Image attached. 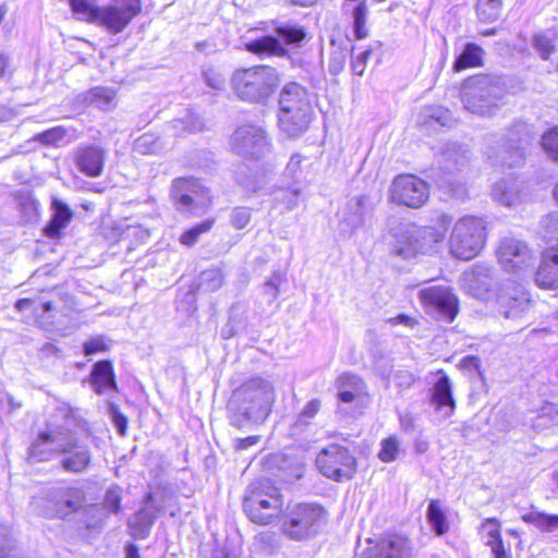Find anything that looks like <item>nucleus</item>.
I'll return each mask as SVG.
<instances>
[{
	"label": "nucleus",
	"instance_id": "c756f323",
	"mask_svg": "<svg viewBox=\"0 0 558 558\" xmlns=\"http://www.w3.org/2000/svg\"><path fill=\"white\" fill-rule=\"evenodd\" d=\"M245 49L258 57H284L288 50L275 36L265 35L245 44Z\"/></svg>",
	"mask_w": 558,
	"mask_h": 558
},
{
	"label": "nucleus",
	"instance_id": "f03ea898",
	"mask_svg": "<svg viewBox=\"0 0 558 558\" xmlns=\"http://www.w3.org/2000/svg\"><path fill=\"white\" fill-rule=\"evenodd\" d=\"M278 102L280 131L289 138H299L307 131L314 114L308 92L299 83H288Z\"/></svg>",
	"mask_w": 558,
	"mask_h": 558
},
{
	"label": "nucleus",
	"instance_id": "4be33fe9",
	"mask_svg": "<svg viewBox=\"0 0 558 558\" xmlns=\"http://www.w3.org/2000/svg\"><path fill=\"white\" fill-rule=\"evenodd\" d=\"M463 288L475 298H483L493 283V268L487 265H475L461 276Z\"/></svg>",
	"mask_w": 558,
	"mask_h": 558
},
{
	"label": "nucleus",
	"instance_id": "49530a36",
	"mask_svg": "<svg viewBox=\"0 0 558 558\" xmlns=\"http://www.w3.org/2000/svg\"><path fill=\"white\" fill-rule=\"evenodd\" d=\"M68 135V130L61 125L51 128L34 136V140L44 145L59 146Z\"/></svg>",
	"mask_w": 558,
	"mask_h": 558
},
{
	"label": "nucleus",
	"instance_id": "0e129e2a",
	"mask_svg": "<svg viewBox=\"0 0 558 558\" xmlns=\"http://www.w3.org/2000/svg\"><path fill=\"white\" fill-rule=\"evenodd\" d=\"M486 545L490 548L494 558H511L510 551L506 549L502 539H487Z\"/></svg>",
	"mask_w": 558,
	"mask_h": 558
},
{
	"label": "nucleus",
	"instance_id": "2eb2a0df",
	"mask_svg": "<svg viewBox=\"0 0 558 558\" xmlns=\"http://www.w3.org/2000/svg\"><path fill=\"white\" fill-rule=\"evenodd\" d=\"M429 198V185L414 174L397 175L389 187L390 202L410 208H421Z\"/></svg>",
	"mask_w": 558,
	"mask_h": 558
},
{
	"label": "nucleus",
	"instance_id": "4d7b16f0",
	"mask_svg": "<svg viewBox=\"0 0 558 558\" xmlns=\"http://www.w3.org/2000/svg\"><path fill=\"white\" fill-rule=\"evenodd\" d=\"M251 221V209L248 207H235L231 214V225L235 229L245 228Z\"/></svg>",
	"mask_w": 558,
	"mask_h": 558
},
{
	"label": "nucleus",
	"instance_id": "de8ad7c7",
	"mask_svg": "<svg viewBox=\"0 0 558 558\" xmlns=\"http://www.w3.org/2000/svg\"><path fill=\"white\" fill-rule=\"evenodd\" d=\"M276 34L287 44H300L305 38L302 27L295 25H281L276 27Z\"/></svg>",
	"mask_w": 558,
	"mask_h": 558
},
{
	"label": "nucleus",
	"instance_id": "1a4fd4ad",
	"mask_svg": "<svg viewBox=\"0 0 558 558\" xmlns=\"http://www.w3.org/2000/svg\"><path fill=\"white\" fill-rule=\"evenodd\" d=\"M525 125L518 123L507 134H488L485 138L486 155L504 168H520L525 161L523 133Z\"/></svg>",
	"mask_w": 558,
	"mask_h": 558
},
{
	"label": "nucleus",
	"instance_id": "6e6552de",
	"mask_svg": "<svg viewBox=\"0 0 558 558\" xmlns=\"http://www.w3.org/2000/svg\"><path fill=\"white\" fill-rule=\"evenodd\" d=\"M327 522V512L318 504L301 502L289 506L283 513L282 531L291 539L315 536Z\"/></svg>",
	"mask_w": 558,
	"mask_h": 558
},
{
	"label": "nucleus",
	"instance_id": "ddd939ff",
	"mask_svg": "<svg viewBox=\"0 0 558 558\" xmlns=\"http://www.w3.org/2000/svg\"><path fill=\"white\" fill-rule=\"evenodd\" d=\"M498 262L507 272L523 275L531 270L536 256L527 243L518 238H504L497 251Z\"/></svg>",
	"mask_w": 558,
	"mask_h": 558
},
{
	"label": "nucleus",
	"instance_id": "2f4dec72",
	"mask_svg": "<svg viewBox=\"0 0 558 558\" xmlns=\"http://www.w3.org/2000/svg\"><path fill=\"white\" fill-rule=\"evenodd\" d=\"M492 195L501 205L515 206L521 202L520 182L513 178L502 179L493 186Z\"/></svg>",
	"mask_w": 558,
	"mask_h": 558
},
{
	"label": "nucleus",
	"instance_id": "a18cd8bd",
	"mask_svg": "<svg viewBox=\"0 0 558 558\" xmlns=\"http://www.w3.org/2000/svg\"><path fill=\"white\" fill-rule=\"evenodd\" d=\"M214 219H206L201 223L184 231L180 236V243L185 246H193L201 234L208 232L214 226Z\"/></svg>",
	"mask_w": 558,
	"mask_h": 558
},
{
	"label": "nucleus",
	"instance_id": "603ef678",
	"mask_svg": "<svg viewBox=\"0 0 558 558\" xmlns=\"http://www.w3.org/2000/svg\"><path fill=\"white\" fill-rule=\"evenodd\" d=\"M541 143L547 155L558 162V126L545 133Z\"/></svg>",
	"mask_w": 558,
	"mask_h": 558
},
{
	"label": "nucleus",
	"instance_id": "09e8293b",
	"mask_svg": "<svg viewBox=\"0 0 558 558\" xmlns=\"http://www.w3.org/2000/svg\"><path fill=\"white\" fill-rule=\"evenodd\" d=\"M400 452L399 440L395 436H390L380 442L378 458L386 463L392 462L398 458Z\"/></svg>",
	"mask_w": 558,
	"mask_h": 558
},
{
	"label": "nucleus",
	"instance_id": "dca6fc26",
	"mask_svg": "<svg viewBox=\"0 0 558 558\" xmlns=\"http://www.w3.org/2000/svg\"><path fill=\"white\" fill-rule=\"evenodd\" d=\"M141 11L140 0H112L111 3L100 8L96 25L104 27L109 34L118 35Z\"/></svg>",
	"mask_w": 558,
	"mask_h": 558
},
{
	"label": "nucleus",
	"instance_id": "473e14b6",
	"mask_svg": "<svg viewBox=\"0 0 558 558\" xmlns=\"http://www.w3.org/2000/svg\"><path fill=\"white\" fill-rule=\"evenodd\" d=\"M107 519V512L99 505H83L72 518L78 529L98 530Z\"/></svg>",
	"mask_w": 558,
	"mask_h": 558
},
{
	"label": "nucleus",
	"instance_id": "f704fd0d",
	"mask_svg": "<svg viewBox=\"0 0 558 558\" xmlns=\"http://www.w3.org/2000/svg\"><path fill=\"white\" fill-rule=\"evenodd\" d=\"M74 16L83 22L96 24L100 8L97 0H69Z\"/></svg>",
	"mask_w": 558,
	"mask_h": 558
},
{
	"label": "nucleus",
	"instance_id": "e2e57ef3",
	"mask_svg": "<svg viewBox=\"0 0 558 558\" xmlns=\"http://www.w3.org/2000/svg\"><path fill=\"white\" fill-rule=\"evenodd\" d=\"M345 53L343 51H335L331 53L328 62V70L330 74L338 75L344 69Z\"/></svg>",
	"mask_w": 558,
	"mask_h": 558
},
{
	"label": "nucleus",
	"instance_id": "a19ab883",
	"mask_svg": "<svg viewBox=\"0 0 558 558\" xmlns=\"http://www.w3.org/2000/svg\"><path fill=\"white\" fill-rule=\"evenodd\" d=\"M542 235L551 247H558V211L546 215L541 221Z\"/></svg>",
	"mask_w": 558,
	"mask_h": 558
},
{
	"label": "nucleus",
	"instance_id": "338daca9",
	"mask_svg": "<svg viewBox=\"0 0 558 558\" xmlns=\"http://www.w3.org/2000/svg\"><path fill=\"white\" fill-rule=\"evenodd\" d=\"M482 531L487 534L488 539H502L496 519L485 520L482 524Z\"/></svg>",
	"mask_w": 558,
	"mask_h": 558
},
{
	"label": "nucleus",
	"instance_id": "ea45409f",
	"mask_svg": "<svg viewBox=\"0 0 558 558\" xmlns=\"http://www.w3.org/2000/svg\"><path fill=\"white\" fill-rule=\"evenodd\" d=\"M427 520L437 535H442L448 531L449 524L438 500H432L427 508Z\"/></svg>",
	"mask_w": 558,
	"mask_h": 558
},
{
	"label": "nucleus",
	"instance_id": "9b49d317",
	"mask_svg": "<svg viewBox=\"0 0 558 558\" xmlns=\"http://www.w3.org/2000/svg\"><path fill=\"white\" fill-rule=\"evenodd\" d=\"M316 466L325 477L341 482L354 476L356 460L348 448L330 444L318 452Z\"/></svg>",
	"mask_w": 558,
	"mask_h": 558
},
{
	"label": "nucleus",
	"instance_id": "c03bdc74",
	"mask_svg": "<svg viewBox=\"0 0 558 558\" xmlns=\"http://www.w3.org/2000/svg\"><path fill=\"white\" fill-rule=\"evenodd\" d=\"M162 145L159 137L151 133L141 135L134 142V150L142 155L156 154L161 150Z\"/></svg>",
	"mask_w": 558,
	"mask_h": 558
},
{
	"label": "nucleus",
	"instance_id": "f8f14e48",
	"mask_svg": "<svg viewBox=\"0 0 558 558\" xmlns=\"http://www.w3.org/2000/svg\"><path fill=\"white\" fill-rule=\"evenodd\" d=\"M427 314L435 319L451 323L459 312V299L449 286H430L418 292Z\"/></svg>",
	"mask_w": 558,
	"mask_h": 558
},
{
	"label": "nucleus",
	"instance_id": "a878e982",
	"mask_svg": "<svg viewBox=\"0 0 558 558\" xmlns=\"http://www.w3.org/2000/svg\"><path fill=\"white\" fill-rule=\"evenodd\" d=\"M360 558H409L408 544L400 537L383 539L363 550Z\"/></svg>",
	"mask_w": 558,
	"mask_h": 558
},
{
	"label": "nucleus",
	"instance_id": "7ed1b4c3",
	"mask_svg": "<svg viewBox=\"0 0 558 558\" xmlns=\"http://www.w3.org/2000/svg\"><path fill=\"white\" fill-rule=\"evenodd\" d=\"M452 222V218L446 214L437 217L435 226H417L412 222H400L393 229V236L399 246L397 253L404 257L416 253H428L434 245L441 242Z\"/></svg>",
	"mask_w": 558,
	"mask_h": 558
},
{
	"label": "nucleus",
	"instance_id": "bf43d9fd",
	"mask_svg": "<svg viewBox=\"0 0 558 558\" xmlns=\"http://www.w3.org/2000/svg\"><path fill=\"white\" fill-rule=\"evenodd\" d=\"M282 276L279 271H275L269 279L264 283V293L269 295V302L277 299L279 294V286L281 283Z\"/></svg>",
	"mask_w": 558,
	"mask_h": 558
},
{
	"label": "nucleus",
	"instance_id": "cd10ccee",
	"mask_svg": "<svg viewBox=\"0 0 558 558\" xmlns=\"http://www.w3.org/2000/svg\"><path fill=\"white\" fill-rule=\"evenodd\" d=\"M51 209V219L44 228V232L48 238L54 239L59 238L69 226L73 218V211L64 202L57 197H52Z\"/></svg>",
	"mask_w": 558,
	"mask_h": 558
},
{
	"label": "nucleus",
	"instance_id": "052dcab7",
	"mask_svg": "<svg viewBox=\"0 0 558 558\" xmlns=\"http://www.w3.org/2000/svg\"><path fill=\"white\" fill-rule=\"evenodd\" d=\"M108 350V344L104 337L98 336L95 338H90L89 340L84 342L83 352L86 356L93 355L98 352H105Z\"/></svg>",
	"mask_w": 558,
	"mask_h": 558
},
{
	"label": "nucleus",
	"instance_id": "72a5a7b5",
	"mask_svg": "<svg viewBox=\"0 0 558 558\" xmlns=\"http://www.w3.org/2000/svg\"><path fill=\"white\" fill-rule=\"evenodd\" d=\"M484 50L474 43L464 45L461 53L456 58L452 69L454 72H461L469 68L483 65Z\"/></svg>",
	"mask_w": 558,
	"mask_h": 558
},
{
	"label": "nucleus",
	"instance_id": "6e6d98bb",
	"mask_svg": "<svg viewBox=\"0 0 558 558\" xmlns=\"http://www.w3.org/2000/svg\"><path fill=\"white\" fill-rule=\"evenodd\" d=\"M203 77L206 84L217 90H221L226 84V76L214 68H207L203 71Z\"/></svg>",
	"mask_w": 558,
	"mask_h": 558
},
{
	"label": "nucleus",
	"instance_id": "864d4df0",
	"mask_svg": "<svg viewBox=\"0 0 558 558\" xmlns=\"http://www.w3.org/2000/svg\"><path fill=\"white\" fill-rule=\"evenodd\" d=\"M532 45L544 60H547L554 51L551 38L543 33L536 34L533 37Z\"/></svg>",
	"mask_w": 558,
	"mask_h": 558
},
{
	"label": "nucleus",
	"instance_id": "f257e3e1",
	"mask_svg": "<svg viewBox=\"0 0 558 558\" xmlns=\"http://www.w3.org/2000/svg\"><path fill=\"white\" fill-rule=\"evenodd\" d=\"M275 400L271 384L260 377L252 378L236 388L227 404L230 424L241 428L246 422H263Z\"/></svg>",
	"mask_w": 558,
	"mask_h": 558
},
{
	"label": "nucleus",
	"instance_id": "c9c22d12",
	"mask_svg": "<svg viewBox=\"0 0 558 558\" xmlns=\"http://www.w3.org/2000/svg\"><path fill=\"white\" fill-rule=\"evenodd\" d=\"M156 519L154 510L144 507L140 509L132 518L129 519V526L134 531V534L145 537Z\"/></svg>",
	"mask_w": 558,
	"mask_h": 558
},
{
	"label": "nucleus",
	"instance_id": "4c0bfd02",
	"mask_svg": "<svg viewBox=\"0 0 558 558\" xmlns=\"http://www.w3.org/2000/svg\"><path fill=\"white\" fill-rule=\"evenodd\" d=\"M451 112L441 107V106H433L426 107L421 114V124H426L433 126L434 124H439L440 126H448L451 123Z\"/></svg>",
	"mask_w": 558,
	"mask_h": 558
},
{
	"label": "nucleus",
	"instance_id": "58836bf2",
	"mask_svg": "<svg viewBox=\"0 0 558 558\" xmlns=\"http://www.w3.org/2000/svg\"><path fill=\"white\" fill-rule=\"evenodd\" d=\"M502 11V0H477L476 14L480 22L494 23Z\"/></svg>",
	"mask_w": 558,
	"mask_h": 558
},
{
	"label": "nucleus",
	"instance_id": "412c9836",
	"mask_svg": "<svg viewBox=\"0 0 558 558\" xmlns=\"http://www.w3.org/2000/svg\"><path fill=\"white\" fill-rule=\"evenodd\" d=\"M320 409L322 400L319 398L308 400L291 421L289 436L295 440L306 439L311 434Z\"/></svg>",
	"mask_w": 558,
	"mask_h": 558
},
{
	"label": "nucleus",
	"instance_id": "9d476101",
	"mask_svg": "<svg viewBox=\"0 0 558 558\" xmlns=\"http://www.w3.org/2000/svg\"><path fill=\"white\" fill-rule=\"evenodd\" d=\"M485 238V226L481 218L463 217L453 227L450 251L459 259H471L483 247Z\"/></svg>",
	"mask_w": 558,
	"mask_h": 558
},
{
	"label": "nucleus",
	"instance_id": "0eeeda50",
	"mask_svg": "<svg viewBox=\"0 0 558 558\" xmlns=\"http://www.w3.org/2000/svg\"><path fill=\"white\" fill-rule=\"evenodd\" d=\"M75 425L73 411L66 404L59 405L48 428L40 432L28 447V459L35 462L51 460L60 450L70 426Z\"/></svg>",
	"mask_w": 558,
	"mask_h": 558
},
{
	"label": "nucleus",
	"instance_id": "b1692460",
	"mask_svg": "<svg viewBox=\"0 0 558 558\" xmlns=\"http://www.w3.org/2000/svg\"><path fill=\"white\" fill-rule=\"evenodd\" d=\"M469 161V150L458 143H447L437 156L439 171L452 174L460 171Z\"/></svg>",
	"mask_w": 558,
	"mask_h": 558
},
{
	"label": "nucleus",
	"instance_id": "79ce46f5",
	"mask_svg": "<svg viewBox=\"0 0 558 558\" xmlns=\"http://www.w3.org/2000/svg\"><path fill=\"white\" fill-rule=\"evenodd\" d=\"M367 13L368 10L365 0L360 1L352 11L353 32L356 39H364L368 35V31L366 28Z\"/></svg>",
	"mask_w": 558,
	"mask_h": 558
},
{
	"label": "nucleus",
	"instance_id": "680f3d73",
	"mask_svg": "<svg viewBox=\"0 0 558 558\" xmlns=\"http://www.w3.org/2000/svg\"><path fill=\"white\" fill-rule=\"evenodd\" d=\"M301 191L298 189L286 190L281 192V195L277 199L286 205L288 210L294 209L299 205Z\"/></svg>",
	"mask_w": 558,
	"mask_h": 558
},
{
	"label": "nucleus",
	"instance_id": "7c9ffc66",
	"mask_svg": "<svg viewBox=\"0 0 558 558\" xmlns=\"http://www.w3.org/2000/svg\"><path fill=\"white\" fill-rule=\"evenodd\" d=\"M90 380L95 392L98 395H102L108 389L116 390L117 384L112 363L107 360L95 363L90 373Z\"/></svg>",
	"mask_w": 558,
	"mask_h": 558
},
{
	"label": "nucleus",
	"instance_id": "20e7f679",
	"mask_svg": "<svg viewBox=\"0 0 558 558\" xmlns=\"http://www.w3.org/2000/svg\"><path fill=\"white\" fill-rule=\"evenodd\" d=\"M505 94L506 85L501 77L477 74L462 83L460 96L465 110L485 117L494 112Z\"/></svg>",
	"mask_w": 558,
	"mask_h": 558
},
{
	"label": "nucleus",
	"instance_id": "3c124183",
	"mask_svg": "<svg viewBox=\"0 0 558 558\" xmlns=\"http://www.w3.org/2000/svg\"><path fill=\"white\" fill-rule=\"evenodd\" d=\"M122 490L119 486L109 488L104 497L102 508L108 513H119L121 510Z\"/></svg>",
	"mask_w": 558,
	"mask_h": 558
},
{
	"label": "nucleus",
	"instance_id": "aec40b11",
	"mask_svg": "<svg viewBox=\"0 0 558 558\" xmlns=\"http://www.w3.org/2000/svg\"><path fill=\"white\" fill-rule=\"evenodd\" d=\"M107 150L99 145H80L75 149L74 160L77 169L87 177L97 178L104 171Z\"/></svg>",
	"mask_w": 558,
	"mask_h": 558
},
{
	"label": "nucleus",
	"instance_id": "8fccbe9b",
	"mask_svg": "<svg viewBox=\"0 0 558 558\" xmlns=\"http://www.w3.org/2000/svg\"><path fill=\"white\" fill-rule=\"evenodd\" d=\"M307 160L303 155L295 153L290 157L286 167L284 174L294 181L305 179V168L302 166L303 161Z\"/></svg>",
	"mask_w": 558,
	"mask_h": 558
},
{
	"label": "nucleus",
	"instance_id": "69168bd1",
	"mask_svg": "<svg viewBox=\"0 0 558 558\" xmlns=\"http://www.w3.org/2000/svg\"><path fill=\"white\" fill-rule=\"evenodd\" d=\"M372 51L369 49L362 51L359 56L355 57V59L352 61L351 66L354 74L362 76L367 59L369 58Z\"/></svg>",
	"mask_w": 558,
	"mask_h": 558
},
{
	"label": "nucleus",
	"instance_id": "c85d7f7f",
	"mask_svg": "<svg viewBox=\"0 0 558 558\" xmlns=\"http://www.w3.org/2000/svg\"><path fill=\"white\" fill-rule=\"evenodd\" d=\"M535 282L544 289L558 288V252H546L535 272Z\"/></svg>",
	"mask_w": 558,
	"mask_h": 558
},
{
	"label": "nucleus",
	"instance_id": "423d86ee",
	"mask_svg": "<svg viewBox=\"0 0 558 558\" xmlns=\"http://www.w3.org/2000/svg\"><path fill=\"white\" fill-rule=\"evenodd\" d=\"M282 507V494L270 480L254 481L246 487L243 510L252 522L267 525L279 517Z\"/></svg>",
	"mask_w": 558,
	"mask_h": 558
},
{
	"label": "nucleus",
	"instance_id": "37998d69",
	"mask_svg": "<svg viewBox=\"0 0 558 558\" xmlns=\"http://www.w3.org/2000/svg\"><path fill=\"white\" fill-rule=\"evenodd\" d=\"M198 288L205 292H215L221 288L223 276L219 269L211 268L201 272Z\"/></svg>",
	"mask_w": 558,
	"mask_h": 558
},
{
	"label": "nucleus",
	"instance_id": "39448f33",
	"mask_svg": "<svg viewBox=\"0 0 558 558\" xmlns=\"http://www.w3.org/2000/svg\"><path fill=\"white\" fill-rule=\"evenodd\" d=\"M235 95L244 101L265 104L280 84L278 71L268 65L236 70L231 77Z\"/></svg>",
	"mask_w": 558,
	"mask_h": 558
},
{
	"label": "nucleus",
	"instance_id": "e433bc0d",
	"mask_svg": "<svg viewBox=\"0 0 558 558\" xmlns=\"http://www.w3.org/2000/svg\"><path fill=\"white\" fill-rule=\"evenodd\" d=\"M523 521L533 524L542 532H554L558 529V514L531 511L522 517Z\"/></svg>",
	"mask_w": 558,
	"mask_h": 558
},
{
	"label": "nucleus",
	"instance_id": "a211bd4d",
	"mask_svg": "<svg viewBox=\"0 0 558 558\" xmlns=\"http://www.w3.org/2000/svg\"><path fill=\"white\" fill-rule=\"evenodd\" d=\"M497 312L507 319H521L531 307L529 292L520 283L505 284L496 299Z\"/></svg>",
	"mask_w": 558,
	"mask_h": 558
},
{
	"label": "nucleus",
	"instance_id": "5fc2aeb1",
	"mask_svg": "<svg viewBox=\"0 0 558 558\" xmlns=\"http://www.w3.org/2000/svg\"><path fill=\"white\" fill-rule=\"evenodd\" d=\"M338 389H349L356 392H361L364 385L363 380L352 373H344L339 376L337 381Z\"/></svg>",
	"mask_w": 558,
	"mask_h": 558
},
{
	"label": "nucleus",
	"instance_id": "4468645a",
	"mask_svg": "<svg viewBox=\"0 0 558 558\" xmlns=\"http://www.w3.org/2000/svg\"><path fill=\"white\" fill-rule=\"evenodd\" d=\"M171 197L179 210L197 215L209 205V192L193 178H179L172 182Z\"/></svg>",
	"mask_w": 558,
	"mask_h": 558
},
{
	"label": "nucleus",
	"instance_id": "6ab92c4d",
	"mask_svg": "<svg viewBox=\"0 0 558 558\" xmlns=\"http://www.w3.org/2000/svg\"><path fill=\"white\" fill-rule=\"evenodd\" d=\"M60 456H62L60 466L68 473H84L92 463V452L89 447L80 441L76 434L72 430V426H70L68 435L64 438Z\"/></svg>",
	"mask_w": 558,
	"mask_h": 558
},
{
	"label": "nucleus",
	"instance_id": "f3484780",
	"mask_svg": "<svg viewBox=\"0 0 558 558\" xmlns=\"http://www.w3.org/2000/svg\"><path fill=\"white\" fill-rule=\"evenodd\" d=\"M232 150L241 156L260 158L269 150V141L263 126L244 124L239 126L231 136Z\"/></svg>",
	"mask_w": 558,
	"mask_h": 558
},
{
	"label": "nucleus",
	"instance_id": "393cba45",
	"mask_svg": "<svg viewBox=\"0 0 558 558\" xmlns=\"http://www.w3.org/2000/svg\"><path fill=\"white\" fill-rule=\"evenodd\" d=\"M52 501L60 517L75 515L85 502L83 490L72 487H60L52 493Z\"/></svg>",
	"mask_w": 558,
	"mask_h": 558
},
{
	"label": "nucleus",
	"instance_id": "774afa93",
	"mask_svg": "<svg viewBox=\"0 0 558 558\" xmlns=\"http://www.w3.org/2000/svg\"><path fill=\"white\" fill-rule=\"evenodd\" d=\"M211 558H238V554L227 544L217 543L211 551Z\"/></svg>",
	"mask_w": 558,
	"mask_h": 558
},
{
	"label": "nucleus",
	"instance_id": "13d9d810",
	"mask_svg": "<svg viewBox=\"0 0 558 558\" xmlns=\"http://www.w3.org/2000/svg\"><path fill=\"white\" fill-rule=\"evenodd\" d=\"M177 122L183 125V129L190 132H198L204 129L203 119L194 111H189L185 117Z\"/></svg>",
	"mask_w": 558,
	"mask_h": 558
},
{
	"label": "nucleus",
	"instance_id": "5701e85b",
	"mask_svg": "<svg viewBox=\"0 0 558 558\" xmlns=\"http://www.w3.org/2000/svg\"><path fill=\"white\" fill-rule=\"evenodd\" d=\"M371 210L367 196L350 198L340 213V223L345 231H353L364 225L365 217Z\"/></svg>",
	"mask_w": 558,
	"mask_h": 558
},
{
	"label": "nucleus",
	"instance_id": "bb28decb",
	"mask_svg": "<svg viewBox=\"0 0 558 558\" xmlns=\"http://www.w3.org/2000/svg\"><path fill=\"white\" fill-rule=\"evenodd\" d=\"M432 403L436 411L441 412L445 417H449L456 409L451 381L445 373L438 377L433 387Z\"/></svg>",
	"mask_w": 558,
	"mask_h": 558
}]
</instances>
